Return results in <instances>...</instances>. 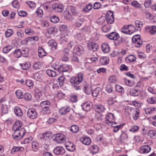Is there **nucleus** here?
<instances>
[{
  "label": "nucleus",
  "mask_w": 156,
  "mask_h": 156,
  "mask_svg": "<svg viewBox=\"0 0 156 156\" xmlns=\"http://www.w3.org/2000/svg\"><path fill=\"white\" fill-rule=\"evenodd\" d=\"M121 132V134L119 138L118 143L119 144L124 145L127 140L128 136L125 132L122 131Z\"/></svg>",
  "instance_id": "423d86ee"
},
{
  "label": "nucleus",
  "mask_w": 156,
  "mask_h": 156,
  "mask_svg": "<svg viewBox=\"0 0 156 156\" xmlns=\"http://www.w3.org/2000/svg\"><path fill=\"white\" fill-rule=\"evenodd\" d=\"M64 16L68 20H71L72 19V16L68 11H65Z\"/></svg>",
  "instance_id": "338daca9"
},
{
  "label": "nucleus",
  "mask_w": 156,
  "mask_h": 156,
  "mask_svg": "<svg viewBox=\"0 0 156 156\" xmlns=\"http://www.w3.org/2000/svg\"><path fill=\"white\" fill-rule=\"evenodd\" d=\"M21 50L22 55L24 57L27 56L28 54L29 49L27 47L23 48Z\"/></svg>",
  "instance_id": "c03bdc74"
},
{
  "label": "nucleus",
  "mask_w": 156,
  "mask_h": 156,
  "mask_svg": "<svg viewBox=\"0 0 156 156\" xmlns=\"http://www.w3.org/2000/svg\"><path fill=\"white\" fill-rule=\"evenodd\" d=\"M151 150V148L148 145H144L141 146L139 150V152L140 153H147Z\"/></svg>",
  "instance_id": "4468645a"
},
{
  "label": "nucleus",
  "mask_w": 156,
  "mask_h": 156,
  "mask_svg": "<svg viewBox=\"0 0 156 156\" xmlns=\"http://www.w3.org/2000/svg\"><path fill=\"white\" fill-rule=\"evenodd\" d=\"M95 118L98 122H101L103 119V115L100 113H97L95 115Z\"/></svg>",
  "instance_id": "e2e57ef3"
},
{
  "label": "nucleus",
  "mask_w": 156,
  "mask_h": 156,
  "mask_svg": "<svg viewBox=\"0 0 156 156\" xmlns=\"http://www.w3.org/2000/svg\"><path fill=\"white\" fill-rule=\"evenodd\" d=\"M65 147L69 151L73 152L75 150L74 144L69 141H67L65 144Z\"/></svg>",
  "instance_id": "412c9836"
},
{
  "label": "nucleus",
  "mask_w": 156,
  "mask_h": 156,
  "mask_svg": "<svg viewBox=\"0 0 156 156\" xmlns=\"http://www.w3.org/2000/svg\"><path fill=\"white\" fill-rule=\"evenodd\" d=\"M49 19L51 22L54 23H56L58 22L59 20V17L55 15H53L50 16Z\"/></svg>",
  "instance_id": "58836bf2"
},
{
  "label": "nucleus",
  "mask_w": 156,
  "mask_h": 156,
  "mask_svg": "<svg viewBox=\"0 0 156 156\" xmlns=\"http://www.w3.org/2000/svg\"><path fill=\"white\" fill-rule=\"evenodd\" d=\"M42 108V112L44 113L49 114L51 113L50 108L51 106L49 101H42L40 103Z\"/></svg>",
  "instance_id": "f257e3e1"
},
{
  "label": "nucleus",
  "mask_w": 156,
  "mask_h": 156,
  "mask_svg": "<svg viewBox=\"0 0 156 156\" xmlns=\"http://www.w3.org/2000/svg\"><path fill=\"white\" fill-rule=\"evenodd\" d=\"M14 112L15 115L17 116L20 117L23 115V112L22 110L18 106L15 107Z\"/></svg>",
  "instance_id": "72a5a7b5"
},
{
  "label": "nucleus",
  "mask_w": 156,
  "mask_h": 156,
  "mask_svg": "<svg viewBox=\"0 0 156 156\" xmlns=\"http://www.w3.org/2000/svg\"><path fill=\"white\" fill-rule=\"evenodd\" d=\"M39 39V38L37 36H34L33 37H28L26 38L23 41L27 43L29 41L33 40L35 41H37Z\"/></svg>",
  "instance_id": "6e6d98bb"
},
{
  "label": "nucleus",
  "mask_w": 156,
  "mask_h": 156,
  "mask_svg": "<svg viewBox=\"0 0 156 156\" xmlns=\"http://www.w3.org/2000/svg\"><path fill=\"white\" fill-rule=\"evenodd\" d=\"M111 29L110 26L108 25H105L103 26L102 27V30L104 32L106 33L109 31Z\"/></svg>",
  "instance_id": "13d9d810"
},
{
  "label": "nucleus",
  "mask_w": 156,
  "mask_h": 156,
  "mask_svg": "<svg viewBox=\"0 0 156 156\" xmlns=\"http://www.w3.org/2000/svg\"><path fill=\"white\" fill-rule=\"evenodd\" d=\"M47 55V53L43 48L41 47L38 48V55L39 57L41 58Z\"/></svg>",
  "instance_id": "c756f323"
},
{
  "label": "nucleus",
  "mask_w": 156,
  "mask_h": 156,
  "mask_svg": "<svg viewBox=\"0 0 156 156\" xmlns=\"http://www.w3.org/2000/svg\"><path fill=\"white\" fill-rule=\"evenodd\" d=\"M65 150L62 147H57L54 150V153L56 154H62L65 152Z\"/></svg>",
  "instance_id": "4be33fe9"
},
{
  "label": "nucleus",
  "mask_w": 156,
  "mask_h": 156,
  "mask_svg": "<svg viewBox=\"0 0 156 156\" xmlns=\"http://www.w3.org/2000/svg\"><path fill=\"white\" fill-rule=\"evenodd\" d=\"M109 59L108 57H102L101 58L100 62L102 65H105L108 63Z\"/></svg>",
  "instance_id": "e433bc0d"
},
{
  "label": "nucleus",
  "mask_w": 156,
  "mask_h": 156,
  "mask_svg": "<svg viewBox=\"0 0 156 156\" xmlns=\"http://www.w3.org/2000/svg\"><path fill=\"white\" fill-rule=\"evenodd\" d=\"M32 148L34 151H36L39 148L38 143L35 141H33L32 143Z\"/></svg>",
  "instance_id": "603ef678"
},
{
  "label": "nucleus",
  "mask_w": 156,
  "mask_h": 156,
  "mask_svg": "<svg viewBox=\"0 0 156 156\" xmlns=\"http://www.w3.org/2000/svg\"><path fill=\"white\" fill-rule=\"evenodd\" d=\"M83 75L81 73H79L76 76H75L76 80L77 85L81 83L83 80Z\"/></svg>",
  "instance_id": "c9c22d12"
},
{
  "label": "nucleus",
  "mask_w": 156,
  "mask_h": 156,
  "mask_svg": "<svg viewBox=\"0 0 156 156\" xmlns=\"http://www.w3.org/2000/svg\"><path fill=\"white\" fill-rule=\"evenodd\" d=\"M115 120L114 115L110 112L108 113L105 117L106 123L110 126H112L113 124H116L117 123L114 121Z\"/></svg>",
  "instance_id": "7ed1b4c3"
},
{
  "label": "nucleus",
  "mask_w": 156,
  "mask_h": 156,
  "mask_svg": "<svg viewBox=\"0 0 156 156\" xmlns=\"http://www.w3.org/2000/svg\"><path fill=\"white\" fill-rule=\"evenodd\" d=\"M69 69V66L67 64L61 65L58 68V70L59 73L66 72Z\"/></svg>",
  "instance_id": "f3484780"
},
{
  "label": "nucleus",
  "mask_w": 156,
  "mask_h": 156,
  "mask_svg": "<svg viewBox=\"0 0 156 156\" xmlns=\"http://www.w3.org/2000/svg\"><path fill=\"white\" fill-rule=\"evenodd\" d=\"M84 21V18L82 17H79L76 20L74 25L76 27H80L81 26Z\"/></svg>",
  "instance_id": "b1692460"
},
{
  "label": "nucleus",
  "mask_w": 156,
  "mask_h": 156,
  "mask_svg": "<svg viewBox=\"0 0 156 156\" xmlns=\"http://www.w3.org/2000/svg\"><path fill=\"white\" fill-rule=\"evenodd\" d=\"M27 116L31 119H34L36 118L37 114L36 110L32 108L29 109L27 112Z\"/></svg>",
  "instance_id": "1a4fd4ad"
},
{
  "label": "nucleus",
  "mask_w": 156,
  "mask_h": 156,
  "mask_svg": "<svg viewBox=\"0 0 156 156\" xmlns=\"http://www.w3.org/2000/svg\"><path fill=\"white\" fill-rule=\"evenodd\" d=\"M105 36L109 39L113 40H117L119 38V35L117 32H112Z\"/></svg>",
  "instance_id": "9b49d317"
},
{
  "label": "nucleus",
  "mask_w": 156,
  "mask_h": 156,
  "mask_svg": "<svg viewBox=\"0 0 156 156\" xmlns=\"http://www.w3.org/2000/svg\"><path fill=\"white\" fill-rule=\"evenodd\" d=\"M92 103L90 101L86 102L83 103L81 105L83 110L86 112L90 110L92 108Z\"/></svg>",
  "instance_id": "9d476101"
},
{
  "label": "nucleus",
  "mask_w": 156,
  "mask_h": 156,
  "mask_svg": "<svg viewBox=\"0 0 156 156\" xmlns=\"http://www.w3.org/2000/svg\"><path fill=\"white\" fill-rule=\"evenodd\" d=\"M25 133V130L24 128H21L20 130L15 131L12 136L15 140H18L23 137Z\"/></svg>",
  "instance_id": "20e7f679"
},
{
  "label": "nucleus",
  "mask_w": 156,
  "mask_h": 156,
  "mask_svg": "<svg viewBox=\"0 0 156 156\" xmlns=\"http://www.w3.org/2000/svg\"><path fill=\"white\" fill-rule=\"evenodd\" d=\"M147 101L149 104H154L156 102V98L155 97H150L147 98Z\"/></svg>",
  "instance_id": "052dcab7"
},
{
  "label": "nucleus",
  "mask_w": 156,
  "mask_h": 156,
  "mask_svg": "<svg viewBox=\"0 0 156 156\" xmlns=\"http://www.w3.org/2000/svg\"><path fill=\"white\" fill-rule=\"evenodd\" d=\"M72 54V52L71 51L67 48H65L63 53V56L62 58V60L64 61H68L70 56V54Z\"/></svg>",
  "instance_id": "0eeeda50"
},
{
  "label": "nucleus",
  "mask_w": 156,
  "mask_h": 156,
  "mask_svg": "<svg viewBox=\"0 0 156 156\" xmlns=\"http://www.w3.org/2000/svg\"><path fill=\"white\" fill-rule=\"evenodd\" d=\"M91 32L90 27L89 25H86L81 29L80 33L77 35V37L80 36V34H83V35L85 34H89Z\"/></svg>",
  "instance_id": "2eb2a0df"
},
{
  "label": "nucleus",
  "mask_w": 156,
  "mask_h": 156,
  "mask_svg": "<svg viewBox=\"0 0 156 156\" xmlns=\"http://www.w3.org/2000/svg\"><path fill=\"white\" fill-rule=\"evenodd\" d=\"M89 149L91 153L93 154L98 153L99 151L98 147L95 145L91 146L90 147Z\"/></svg>",
  "instance_id": "c85d7f7f"
},
{
  "label": "nucleus",
  "mask_w": 156,
  "mask_h": 156,
  "mask_svg": "<svg viewBox=\"0 0 156 156\" xmlns=\"http://www.w3.org/2000/svg\"><path fill=\"white\" fill-rule=\"evenodd\" d=\"M83 90L87 94H89L91 92V90L87 85H85L84 86Z\"/></svg>",
  "instance_id": "680f3d73"
},
{
  "label": "nucleus",
  "mask_w": 156,
  "mask_h": 156,
  "mask_svg": "<svg viewBox=\"0 0 156 156\" xmlns=\"http://www.w3.org/2000/svg\"><path fill=\"white\" fill-rule=\"evenodd\" d=\"M145 29L147 32L151 35H154L156 33V26H147L145 27Z\"/></svg>",
  "instance_id": "ddd939ff"
},
{
  "label": "nucleus",
  "mask_w": 156,
  "mask_h": 156,
  "mask_svg": "<svg viewBox=\"0 0 156 156\" xmlns=\"http://www.w3.org/2000/svg\"><path fill=\"white\" fill-rule=\"evenodd\" d=\"M13 48L12 45H9L4 47L2 51L4 53H8Z\"/></svg>",
  "instance_id": "8fccbe9b"
},
{
  "label": "nucleus",
  "mask_w": 156,
  "mask_h": 156,
  "mask_svg": "<svg viewBox=\"0 0 156 156\" xmlns=\"http://www.w3.org/2000/svg\"><path fill=\"white\" fill-rule=\"evenodd\" d=\"M70 108L69 107L65 106L61 108L59 110V112L60 114L64 115L69 112Z\"/></svg>",
  "instance_id": "393cba45"
},
{
  "label": "nucleus",
  "mask_w": 156,
  "mask_h": 156,
  "mask_svg": "<svg viewBox=\"0 0 156 156\" xmlns=\"http://www.w3.org/2000/svg\"><path fill=\"white\" fill-rule=\"evenodd\" d=\"M123 80L125 84L129 87H132L134 86L135 84L134 80H129L126 77L124 78Z\"/></svg>",
  "instance_id": "cd10ccee"
},
{
  "label": "nucleus",
  "mask_w": 156,
  "mask_h": 156,
  "mask_svg": "<svg viewBox=\"0 0 156 156\" xmlns=\"http://www.w3.org/2000/svg\"><path fill=\"white\" fill-rule=\"evenodd\" d=\"M35 95L36 97L37 96L39 98H40L42 96V90L40 89L36 88L35 89Z\"/></svg>",
  "instance_id": "0e129e2a"
},
{
  "label": "nucleus",
  "mask_w": 156,
  "mask_h": 156,
  "mask_svg": "<svg viewBox=\"0 0 156 156\" xmlns=\"http://www.w3.org/2000/svg\"><path fill=\"white\" fill-rule=\"evenodd\" d=\"M115 88L117 91L121 94H123L124 93V89L121 86L119 85H117L115 86Z\"/></svg>",
  "instance_id": "864d4df0"
},
{
  "label": "nucleus",
  "mask_w": 156,
  "mask_h": 156,
  "mask_svg": "<svg viewBox=\"0 0 156 156\" xmlns=\"http://www.w3.org/2000/svg\"><path fill=\"white\" fill-rule=\"evenodd\" d=\"M87 47L89 50L95 51L98 49L99 46L97 43L93 42H90L88 43Z\"/></svg>",
  "instance_id": "f8f14e48"
},
{
  "label": "nucleus",
  "mask_w": 156,
  "mask_h": 156,
  "mask_svg": "<svg viewBox=\"0 0 156 156\" xmlns=\"http://www.w3.org/2000/svg\"><path fill=\"white\" fill-rule=\"evenodd\" d=\"M128 34L130 35L134 32L136 30V27L132 25H128Z\"/></svg>",
  "instance_id": "37998d69"
},
{
  "label": "nucleus",
  "mask_w": 156,
  "mask_h": 156,
  "mask_svg": "<svg viewBox=\"0 0 156 156\" xmlns=\"http://www.w3.org/2000/svg\"><path fill=\"white\" fill-rule=\"evenodd\" d=\"M83 75L81 73H79L76 76H75L76 80L77 85L81 83L83 80Z\"/></svg>",
  "instance_id": "f704fd0d"
},
{
  "label": "nucleus",
  "mask_w": 156,
  "mask_h": 156,
  "mask_svg": "<svg viewBox=\"0 0 156 156\" xmlns=\"http://www.w3.org/2000/svg\"><path fill=\"white\" fill-rule=\"evenodd\" d=\"M93 8V5L91 3H89L83 9L85 12H88L91 10Z\"/></svg>",
  "instance_id": "bf43d9fd"
},
{
  "label": "nucleus",
  "mask_w": 156,
  "mask_h": 156,
  "mask_svg": "<svg viewBox=\"0 0 156 156\" xmlns=\"http://www.w3.org/2000/svg\"><path fill=\"white\" fill-rule=\"evenodd\" d=\"M136 28H137V30H140L143 26V23L142 22L139 20H136L135 22Z\"/></svg>",
  "instance_id": "3c124183"
},
{
  "label": "nucleus",
  "mask_w": 156,
  "mask_h": 156,
  "mask_svg": "<svg viewBox=\"0 0 156 156\" xmlns=\"http://www.w3.org/2000/svg\"><path fill=\"white\" fill-rule=\"evenodd\" d=\"M130 94L133 96H136L139 95V91L138 90L132 88L130 90Z\"/></svg>",
  "instance_id": "ea45409f"
},
{
  "label": "nucleus",
  "mask_w": 156,
  "mask_h": 156,
  "mask_svg": "<svg viewBox=\"0 0 156 156\" xmlns=\"http://www.w3.org/2000/svg\"><path fill=\"white\" fill-rule=\"evenodd\" d=\"M25 32L26 34L29 35H34L35 33L32 29L30 28H27L25 30Z\"/></svg>",
  "instance_id": "774afa93"
},
{
  "label": "nucleus",
  "mask_w": 156,
  "mask_h": 156,
  "mask_svg": "<svg viewBox=\"0 0 156 156\" xmlns=\"http://www.w3.org/2000/svg\"><path fill=\"white\" fill-rule=\"evenodd\" d=\"M101 49L105 53H108L110 51V48L108 44L106 43L102 44L101 45Z\"/></svg>",
  "instance_id": "7c9ffc66"
},
{
  "label": "nucleus",
  "mask_w": 156,
  "mask_h": 156,
  "mask_svg": "<svg viewBox=\"0 0 156 156\" xmlns=\"http://www.w3.org/2000/svg\"><path fill=\"white\" fill-rule=\"evenodd\" d=\"M156 108L154 107L147 108L144 109L146 114H150L153 113L155 111Z\"/></svg>",
  "instance_id": "49530a36"
},
{
  "label": "nucleus",
  "mask_w": 156,
  "mask_h": 156,
  "mask_svg": "<svg viewBox=\"0 0 156 156\" xmlns=\"http://www.w3.org/2000/svg\"><path fill=\"white\" fill-rule=\"evenodd\" d=\"M101 89L99 87H97L92 91V93L93 97H96L101 91Z\"/></svg>",
  "instance_id": "4c0bfd02"
},
{
  "label": "nucleus",
  "mask_w": 156,
  "mask_h": 156,
  "mask_svg": "<svg viewBox=\"0 0 156 156\" xmlns=\"http://www.w3.org/2000/svg\"><path fill=\"white\" fill-rule=\"evenodd\" d=\"M125 60L127 62L131 63L135 61L136 60V58L133 55H129L126 58Z\"/></svg>",
  "instance_id": "473e14b6"
},
{
  "label": "nucleus",
  "mask_w": 156,
  "mask_h": 156,
  "mask_svg": "<svg viewBox=\"0 0 156 156\" xmlns=\"http://www.w3.org/2000/svg\"><path fill=\"white\" fill-rule=\"evenodd\" d=\"M52 8L55 12H60L63 11L64 9V7L62 4L56 3L52 5Z\"/></svg>",
  "instance_id": "6e6552de"
},
{
  "label": "nucleus",
  "mask_w": 156,
  "mask_h": 156,
  "mask_svg": "<svg viewBox=\"0 0 156 156\" xmlns=\"http://www.w3.org/2000/svg\"><path fill=\"white\" fill-rule=\"evenodd\" d=\"M23 150V147L14 146L12 149L11 152L12 154H14L16 152L22 151Z\"/></svg>",
  "instance_id": "a19ab883"
},
{
  "label": "nucleus",
  "mask_w": 156,
  "mask_h": 156,
  "mask_svg": "<svg viewBox=\"0 0 156 156\" xmlns=\"http://www.w3.org/2000/svg\"><path fill=\"white\" fill-rule=\"evenodd\" d=\"M15 94L18 99L23 98V92L22 90L20 89L17 90L15 92Z\"/></svg>",
  "instance_id": "79ce46f5"
},
{
  "label": "nucleus",
  "mask_w": 156,
  "mask_h": 156,
  "mask_svg": "<svg viewBox=\"0 0 156 156\" xmlns=\"http://www.w3.org/2000/svg\"><path fill=\"white\" fill-rule=\"evenodd\" d=\"M132 40L134 46L138 48L142 44V40L139 35L134 36L132 38Z\"/></svg>",
  "instance_id": "39448f33"
},
{
  "label": "nucleus",
  "mask_w": 156,
  "mask_h": 156,
  "mask_svg": "<svg viewBox=\"0 0 156 156\" xmlns=\"http://www.w3.org/2000/svg\"><path fill=\"white\" fill-rule=\"evenodd\" d=\"M82 143L87 145H89L91 142L90 139L88 137H83L80 139Z\"/></svg>",
  "instance_id": "bb28decb"
},
{
  "label": "nucleus",
  "mask_w": 156,
  "mask_h": 156,
  "mask_svg": "<svg viewBox=\"0 0 156 156\" xmlns=\"http://www.w3.org/2000/svg\"><path fill=\"white\" fill-rule=\"evenodd\" d=\"M48 44L49 47L52 50H55L57 48V44L55 41L53 39L49 41Z\"/></svg>",
  "instance_id": "aec40b11"
},
{
  "label": "nucleus",
  "mask_w": 156,
  "mask_h": 156,
  "mask_svg": "<svg viewBox=\"0 0 156 156\" xmlns=\"http://www.w3.org/2000/svg\"><path fill=\"white\" fill-rule=\"evenodd\" d=\"M83 49L81 46H77L73 50V53L78 55H80L83 52Z\"/></svg>",
  "instance_id": "dca6fc26"
},
{
  "label": "nucleus",
  "mask_w": 156,
  "mask_h": 156,
  "mask_svg": "<svg viewBox=\"0 0 156 156\" xmlns=\"http://www.w3.org/2000/svg\"><path fill=\"white\" fill-rule=\"evenodd\" d=\"M94 109L96 112L100 113L104 112L105 109V107L103 105L99 104L95 105Z\"/></svg>",
  "instance_id": "a211bd4d"
},
{
  "label": "nucleus",
  "mask_w": 156,
  "mask_h": 156,
  "mask_svg": "<svg viewBox=\"0 0 156 156\" xmlns=\"http://www.w3.org/2000/svg\"><path fill=\"white\" fill-rule=\"evenodd\" d=\"M66 137L62 133H58L54 135L53 136L54 141L57 144L62 143L66 141Z\"/></svg>",
  "instance_id": "f03ea898"
},
{
  "label": "nucleus",
  "mask_w": 156,
  "mask_h": 156,
  "mask_svg": "<svg viewBox=\"0 0 156 156\" xmlns=\"http://www.w3.org/2000/svg\"><path fill=\"white\" fill-rule=\"evenodd\" d=\"M32 96L29 93H26L23 94L24 98L26 101H30L32 99Z\"/></svg>",
  "instance_id": "69168bd1"
},
{
  "label": "nucleus",
  "mask_w": 156,
  "mask_h": 156,
  "mask_svg": "<svg viewBox=\"0 0 156 156\" xmlns=\"http://www.w3.org/2000/svg\"><path fill=\"white\" fill-rule=\"evenodd\" d=\"M46 73L48 75L51 77H55L56 75V72L50 69L47 70Z\"/></svg>",
  "instance_id": "de8ad7c7"
},
{
  "label": "nucleus",
  "mask_w": 156,
  "mask_h": 156,
  "mask_svg": "<svg viewBox=\"0 0 156 156\" xmlns=\"http://www.w3.org/2000/svg\"><path fill=\"white\" fill-rule=\"evenodd\" d=\"M1 109L2 112L4 114H7L8 113V108L7 105L2 104L1 105Z\"/></svg>",
  "instance_id": "4d7b16f0"
},
{
  "label": "nucleus",
  "mask_w": 156,
  "mask_h": 156,
  "mask_svg": "<svg viewBox=\"0 0 156 156\" xmlns=\"http://www.w3.org/2000/svg\"><path fill=\"white\" fill-rule=\"evenodd\" d=\"M22 123L20 121H16L13 126L12 129L14 131H19L22 127Z\"/></svg>",
  "instance_id": "5701e85b"
},
{
  "label": "nucleus",
  "mask_w": 156,
  "mask_h": 156,
  "mask_svg": "<svg viewBox=\"0 0 156 156\" xmlns=\"http://www.w3.org/2000/svg\"><path fill=\"white\" fill-rule=\"evenodd\" d=\"M51 134V132L50 131L46 132L42 134L41 138L43 141L49 140L52 137Z\"/></svg>",
  "instance_id": "6ab92c4d"
},
{
  "label": "nucleus",
  "mask_w": 156,
  "mask_h": 156,
  "mask_svg": "<svg viewBox=\"0 0 156 156\" xmlns=\"http://www.w3.org/2000/svg\"><path fill=\"white\" fill-rule=\"evenodd\" d=\"M70 131L73 133H77L79 130V127L76 125H73L70 127Z\"/></svg>",
  "instance_id": "09e8293b"
},
{
  "label": "nucleus",
  "mask_w": 156,
  "mask_h": 156,
  "mask_svg": "<svg viewBox=\"0 0 156 156\" xmlns=\"http://www.w3.org/2000/svg\"><path fill=\"white\" fill-rule=\"evenodd\" d=\"M20 66L23 69L27 70L30 67L31 64L29 61H27L23 62V63L20 64Z\"/></svg>",
  "instance_id": "a878e982"
},
{
  "label": "nucleus",
  "mask_w": 156,
  "mask_h": 156,
  "mask_svg": "<svg viewBox=\"0 0 156 156\" xmlns=\"http://www.w3.org/2000/svg\"><path fill=\"white\" fill-rule=\"evenodd\" d=\"M14 56L16 58L20 57L22 55L21 53V50L20 49H16L13 53Z\"/></svg>",
  "instance_id": "a18cd8bd"
},
{
  "label": "nucleus",
  "mask_w": 156,
  "mask_h": 156,
  "mask_svg": "<svg viewBox=\"0 0 156 156\" xmlns=\"http://www.w3.org/2000/svg\"><path fill=\"white\" fill-rule=\"evenodd\" d=\"M47 31L49 34H55L57 33V29L55 26L51 27L47 29Z\"/></svg>",
  "instance_id": "2f4dec72"
},
{
  "label": "nucleus",
  "mask_w": 156,
  "mask_h": 156,
  "mask_svg": "<svg viewBox=\"0 0 156 156\" xmlns=\"http://www.w3.org/2000/svg\"><path fill=\"white\" fill-rule=\"evenodd\" d=\"M117 81V78L115 75L110 76L108 79V81L110 83H115Z\"/></svg>",
  "instance_id": "5fc2aeb1"
}]
</instances>
